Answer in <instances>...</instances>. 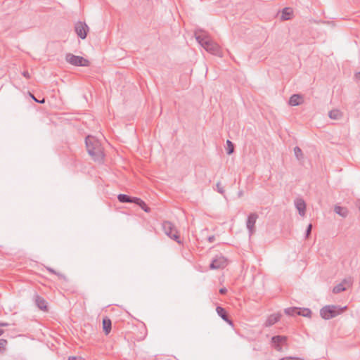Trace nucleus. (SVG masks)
I'll return each instance as SVG.
<instances>
[{"label": "nucleus", "instance_id": "1", "mask_svg": "<svg viewBox=\"0 0 360 360\" xmlns=\"http://www.w3.org/2000/svg\"><path fill=\"white\" fill-rule=\"evenodd\" d=\"M197 41L209 53L219 57H222L221 47L214 41L209 34L202 30H196L194 32Z\"/></svg>", "mask_w": 360, "mask_h": 360}, {"label": "nucleus", "instance_id": "2", "mask_svg": "<svg viewBox=\"0 0 360 360\" xmlns=\"http://www.w3.org/2000/svg\"><path fill=\"white\" fill-rule=\"evenodd\" d=\"M85 143L88 153L92 159L94 161L101 162L103 159L104 153L100 141L94 136H87Z\"/></svg>", "mask_w": 360, "mask_h": 360}, {"label": "nucleus", "instance_id": "3", "mask_svg": "<svg viewBox=\"0 0 360 360\" xmlns=\"http://www.w3.org/2000/svg\"><path fill=\"white\" fill-rule=\"evenodd\" d=\"M345 308H341L335 305H327L320 310V315L323 319L328 320L342 313Z\"/></svg>", "mask_w": 360, "mask_h": 360}, {"label": "nucleus", "instance_id": "4", "mask_svg": "<svg viewBox=\"0 0 360 360\" xmlns=\"http://www.w3.org/2000/svg\"><path fill=\"white\" fill-rule=\"evenodd\" d=\"M162 227L164 233L171 239L175 240L179 244L182 243L178 231L173 223L169 221H164L162 224Z\"/></svg>", "mask_w": 360, "mask_h": 360}, {"label": "nucleus", "instance_id": "5", "mask_svg": "<svg viewBox=\"0 0 360 360\" xmlns=\"http://www.w3.org/2000/svg\"><path fill=\"white\" fill-rule=\"evenodd\" d=\"M65 60L75 66L88 67L90 65V62L87 59L72 53H67Z\"/></svg>", "mask_w": 360, "mask_h": 360}, {"label": "nucleus", "instance_id": "6", "mask_svg": "<svg viewBox=\"0 0 360 360\" xmlns=\"http://www.w3.org/2000/svg\"><path fill=\"white\" fill-rule=\"evenodd\" d=\"M288 337L285 335H275L271 339L270 344L276 351L283 352V346L288 347Z\"/></svg>", "mask_w": 360, "mask_h": 360}, {"label": "nucleus", "instance_id": "7", "mask_svg": "<svg viewBox=\"0 0 360 360\" xmlns=\"http://www.w3.org/2000/svg\"><path fill=\"white\" fill-rule=\"evenodd\" d=\"M353 283V279L352 277L345 278L342 281L341 283L335 285L333 289V292L335 294L340 293L346 290L348 288L352 286Z\"/></svg>", "mask_w": 360, "mask_h": 360}, {"label": "nucleus", "instance_id": "8", "mask_svg": "<svg viewBox=\"0 0 360 360\" xmlns=\"http://www.w3.org/2000/svg\"><path fill=\"white\" fill-rule=\"evenodd\" d=\"M75 30L79 37L84 39L87 36L89 28L85 22L79 21L75 25Z\"/></svg>", "mask_w": 360, "mask_h": 360}, {"label": "nucleus", "instance_id": "9", "mask_svg": "<svg viewBox=\"0 0 360 360\" xmlns=\"http://www.w3.org/2000/svg\"><path fill=\"white\" fill-rule=\"evenodd\" d=\"M227 265V259L222 255H217L210 264L211 269H223Z\"/></svg>", "mask_w": 360, "mask_h": 360}, {"label": "nucleus", "instance_id": "10", "mask_svg": "<svg viewBox=\"0 0 360 360\" xmlns=\"http://www.w3.org/2000/svg\"><path fill=\"white\" fill-rule=\"evenodd\" d=\"M257 218H258V214L255 212L250 214L249 216L248 217L246 226H247V229H248L250 236L252 234H253L254 232L255 231V225Z\"/></svg>", "mask_w": 360, "mask_h": 360}, {"label": "nucleus", "instance_id": "11", "mask_svg": "<svg viewBox=\"0 0 360 360\" xmlns=\"http://www.w3.org/2000/svg\"><path fill=\"white\" fill-rule=\"evenodd\" d=\"M33 300L35 302V304L39 309L44 311L48 310L47 302L44 297L39 296L37 294H34Z\"/></svg>", "mask_w": 360, "mask_h": 360}, {"label": "nucleus", "instance_id": "12", "mask_svg": "<svg viewBox=\"0 0 360 360\" xmlns=\"http://www.w3.org/2000/svg\"><path fill=\"white\" fill-rule=\"evenodd\" d=\"M281 317V314L280 313L273 314L268 316L267 319L264 323V327H270L277 323Z\"/></svg>", "mask_w": 360, "mask_h": 360}, {"label": "nucleus", "instance_id": "13", "mask_svg": "<svg viewBox=\"0 0 360 360\" xmlns=\"http://www.w3.org/2000/svg\"><path fill=\"white\" fill-rule=\"evenodd\" d=\"M217 314L229 325L233 326V321L229 319V315L224 308L218 306L216 308Z\"/></svg>", "mask_w": 360, "mask_h": 360}, {"label": "nucleus", "instance_id": "14", "mask_svg": "<svg viewBox=\"0 0 360 360\" xmlns=\"http://www.w3.org/2000/svg\"><path fill=\"white\" fill-rule=\"evenodd\" d=\"M303 102V97L300 94H293L290 96L289 100V105L292 106H297Z\"/></svg>", "mask_w": 360, "mask_h": 360}, {"label": "nucleus", "instance_id": "15", "mask_svg": "<svg viewBox=\"0 0 360 360\" xmlns=\"http://www.w3.org/2000/svg\"><path fill=\"white\" fill-rule=\"evenodd\" d=\"M295 206L301 216L305 214L306 203L302 199H297L295 201Z\"/></svg>", "mask_w": 360, "mask_h": 360}, {"label": "nucleus", "instance_id": "16", "mask_svg": "<svg viewBox=\"0 0 360 360\" xmlns=\"http://www.w3.org/2000/svg\"><path fill=\"white\" fill-rule=\"evenodd\" d=\"M103 330L105 335H108L111 331L112 323L109 318L105 317L103 319L102 321Z\"/></svg>", "mask_w": 360, "mask_h": 360}, {"label": "nucleus", "instance_id": "17", "mask_svg": "<svg viewBox=\"0 0 360 360\" xmlns=\"http://www.w3.org/2000/svg\"><path fill=\"white\" fill-rule=\"evenodd\" d=\"M292 9L289 7L284 8L282 10L281 18L282 20H290L292 15Z\"/></svg>", "mask_w": 360, "mask_h": 360}, {"label": "nucleus", "instance_id": "18", "mask_svg": "<svg viewBox=\"0 0 360 360\" xmlns=\"http://www.w3.org/2000/svg\"><path fill=\"white\" fill-rule=\"evenodd\" d=\"M136 197H131L126 194H119L117 195V199L120 202L125 203V202H131L134 203V200Z\"/></svg>", "mask_w": 360, "mask_h": 360}, {"label": "nucleus", "instance_id": "19", "mask_svg": "<svg viewBox=\"0 0 360 360\" xmlns=\"http://www.w3.org/2000/svg\"><path fill=\"white\" fill-rule=\"evenodd\" d=\"M342 112L338 109H333L328 112V116L332 120H340L342 117Z\"/></svg>", "mask_w": 360, "mask_h": 360}, {"label": "nucleus", "instance_id": "20", "mask_svg": "<svg viewBox=\"0 0 360 360\" xmlns=\"http://www.w3.org/2000/svg\"><path fill=\"white\" fill-rule=\"evenodd\" d=\"M134 203L138 205L146 212H150V208L146 204V202L139 198H136Z\"/></svg>", "mask_w": 360, "mask_h": 360}, {"label": "nucleus", "instance_id": "21", "mask_svg": "<svg viewBox=\"0 0 360 360\" xmlns=\"http://www.w3.org/2000/svg\"><path fill=\"white\" fill-rule=\"evenodd\" d=\"M334 211L335 213H337L338 214H339L343 217H346L348 214V211H347V208L341 207V206L336 205L334 208Z\"/></svg>", "mask_w": 360, "mask_h": 360}, {"label": "nucleus", "instance_id": "22", "mask_svg": "<svg viewBox=\"0 0 360 360\" xmlns=\"http://www.w3.org/2000/svg\"><path fill=\"white\" fill-rule=\"evenodd\" d=\"M46 269L51 274L56 275L59 279L63 280L66 282L68 281V278L65 275H64L61 273L57 272L56 271H55L53 269H52L51 267H47Z\"/></svg>", "mask_w": 360, "mask_h": 360}, {"label": "nucleus", "instance_id": "23", "mask_svg": "<svg viewBox=\"0 0 360 360\" xmlns=\"http://www.w3.org/2000/svg\"><path fill=\"white\" fill-rule=\"evenodd\" d=\"M299 311H300L299 307H289V308L285 309V310H284L285 314L288 316L299 315Z\"/></svg>", "mask_w": 360, "mask_h": 360}, {"label": "nucleus", "instance_id": "24", "mask_svg": "<svg viewBox=\"0 0 360 360\" xmlns=\"http://www.w3.org/2000/svg\"><path fill=\"white\" fill-rule=\"evenodd\" d=\"M294 153L297 160L302 161L304 159V155L301 148L298 146L294 148Z\"/></svg>", "mask_w": 360, "mask_h": 360}, {"label": "nucleus", "instance_id": "25", "mask_svg": "<svg viewBox=\"0 0 360 360\" xmlns=\"http://www.w3.org/2000/svg\"><path fill=\"white\" fill-rule=\"evenodd\" d=\"M311 311L308 308H300L299 316L310 317Z\"/></svg>", "mask_w": 360, "mask_h": 360}, {"label": "nucleus", "instance_id": "26", "mask_svg": "<svg viewBox=\"0 0 360 360\" xmlns=\"http://www.w3.org/2000/svg\"><path fill=\"white\" fill-rule=\"evenodd\" d=\"M226 145H227V149H226L227 150V151H226L227 154L228 155L232 154L233 153V151H234V145H233V143L231 141L227 140L226 141Z\"/></svg>", "mask_w": 360, "mask_h": 360}, {"label": "nucleus", "instance_id": "27", "mask_svg": "<svg viewBox=\"0 0 360 360\" xmlns=\"http://www.w3.org/2000/svg\"><path fill=\"white\" fill-rule=\"evenodd\" d=\"M6 345L7 340L4 339H0V352H4L6 350Z\"/></svg>", "mask_w": 360, "mask_h": 360}, {"label": "nucleus", "instance_id": "28", "mask_svg": "<svg viewBox=\"0 0 360 360\" xmlns=\"http://www.w3.org/2000/svg\"><path fill=\"white\" fill-rule=\"evenodd\" d=\"M216 187H217V191L221 193V194H224L225 191L224 189V187L221 186V184L220 182H217V184H216Z\"/></svg>", "mask_w": 360, "mask_h": 360}, {"label": "nucleus", "instance_id": "29", "mask_svg": "<svg viewBox=\"0 0 360 360\" xmlns=\"http://www.w3.org/2000/svg\"><path fill=\"white\" fill-rule=\"evenodd\" d=\"M311 229H312V224H309L307 228V230H306V238H309V236H310L311 234Z\"/></svg>", "mask_w": 360, "mask_h": 360}, {"label": "nucleus", "instance_id": "30", "mask_svg": "<svg viewBox=\"0 0 360 360\" xmlns=\"http://www.w3.org/2000/svg\"><path fill=\"white\" fill-rule=\"evenodd\" d=\"M279 360H304V359H302L301 358H298V357L288 356V357L281 358Z\"/></svg>", "mask_w": 360, "mask_h": 360}, {"label": "nucleus", "instance_id": "31", "mask_svg": "<svg viewBox=\"0 0 360 360\" xmlns=\"http://www.w3.org/2000/svg\"><path fill=\"white\" fill-rule=\"evenodd\" d=\"M30 96L32 98V99H34L36 102H37L39 103H44L45 102V99L44 98H43L42 100L39 101V100H38V98H36L32 94H30Z\"/></svg>", "mask_w": 360, "mask_h": 360}, {"label": "nucleus", "instance_id": "32", "mask_svg": "<svg viewBox=\"0 0 360 360\" xmlns=\"http://www.w3.org/2000/svg\"><path fill=\"white\" fill-rule=\"evenodd\" d=\"M68 360H84V359L81 356H70L68 358Z\"/></svg>", "mask_w": 360, "mask_h": 360}, {"label": "nucleus", "instance_id": "33", "mask_svg": "<svg viewBox=\"0 0 360 360\" xmlns=\"http://www.w3.org/2000/svg\"><path fill=\"white\" fill-rule=\"evenodd\" d=\"M227 292V290L226 288H222L219 290V293L221 294V295H224L226 294Z\"/></svg>", "mask_w": 360, "mask_h": 360}, {"label": "nucleus", "instance_id": "34", "mask_svg": "<svg viewBox=\"0 0 360 360\" xmlns=\"http://www.w3.org/2000/svg\"><path fill=\"white\" fill-rule=\"evenodd\" d=\"M214 240H215L214 236H210L208 237V241L210 243H213L214 241Z\"/></svg>", "mask_w": 360, "mask_h": 360}, {"label": "nucleus", "instance_id": "35", "mask_svg": "<svg viewBox=\"0 0 360 360\" xmlns=\"http://www.w3.org/2000/svg\"><path fill=\"white\" fill-rule=\"evenodd\" d=\"M22 75L24 77H25L27 78H28L30 77L29 73L27 71L23 72Z\"/></svg>", "mask_w": 360, "mask_h": 360}, {"label": "nucleus", "instance_id": "36", "mask_svg": "<svg viewBox=\"0 0 360 360\" xmlns=\"http://www.w3.org/2000/svg\"><path fill=\"white\" fill-rule=\"evenodd\" d=\"M8 323L5 322H0V326H8Z\"/></svg>", "mask_w": 360, "mask_h": 360}, {"label": "nucleus", "instance_id": "37", "mask_svg": "<svg viewBox=\"0 0 360 360\" xmlns=\"http://www.w3.org/2000/svg\"><path fill=\"white\" fill-rule=\"evenodd\" d=\"M355 77H356L358 80H360V72H357V73L355 75Z\"/></svg>", "mask_w": 360, "mask_h": 360}, {"label": "nucleus", "instance_id": "38", "mask_svg": "<svg viewBox=\"0 0 360 360\" xmlns=\"http://www.w3.org/2000/svg\"><path fill=\"white\" fill-rule=\"evenodd\" d=\"M4 333V330L2 329H0V335H1Z\"/></svg>", "mask_w": 360, "mask_h": 360}, {"label": "nucleus", "instance_id": "39", "mask_svg": "<svg viewBox=\"0 0 360 360\" xmlns=\"http://www.w3.org/2000/svg\"><path fill=\"white\" fill-rule=\"evenodd\" d=\"M242 194H243L242 191H240V192L238 193V195H239V196H241V195H242Z\"/></svg>", "mask_w": 360, "mask_h": 360}]
</instances>
